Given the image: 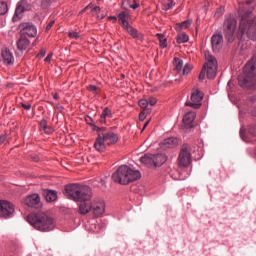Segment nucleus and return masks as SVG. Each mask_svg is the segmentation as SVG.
<instances>
[{
    "mask_svg": "<svg viewBox=\"0 0 256 256\" xmlns=\"http://www.w3.org/2000/svg\"><path fill=\"white\" fill-rule=\"evenodd\" d=\"M139 107H141L142 109H147V107L149 106V101L147 99H141L139 102Z\"/></svg>",
    "mask_w": 256,
    "mask_h": 256,
    "instance_id": "nucleus-34",
    "label": "nucleus"
},
{
    "mask_svg": "<svg viewBox=\"0 0 256 256\" xmlns=\"http://www.w3.org/2000/svg\"><path fill=\"white\" fill-rule=\"evenodd\" d=\"M211 45L212 49L215 53H219L221 48L223 47V35L222 34H214L211 37Z\"/></svg>",
    "mask_w": 256,
    "mask_h": 256,
    "instance_id": "nucleus-14",
    "label": "nucleus"
},
{
    "mask_svg": "<svg viewBox=\"0 0 256 256\" xmlns=\"http://www.w3.org/2000/svg\"><path fill=\"white\" fill-rule=\"evenodd\" d=\"M138 7H139V3H137L135 0H134V4L130 5L131 9H137Z\"/></svg>",
    "mask_w": 256,
    "mask_h": 256,
    "instance_id": "nucleus-47",
    "label": "nucleus"
},
{
    "mask_svg": "<svg viewBox=\"0 0 256 256\" xmlns=\"http://www.w3.org/2000/svg\"><path fill=\"white\" fill-rule=\"evenodd\" d=\"M42 131H44V133H46L47 135H51V133H53V129H51V127L49 126H46Z\"/></svg>",
    "mask_w": 256,
    "mask_h": 256,
    "instance_id": "nucleus-41",
    "label": "nucleus"
},
{
    "mask_svg": "<svg viewBox=\"0 0 256 256\" xmlns=\"http://www.w3.org/2000/svg\"><path fill=\"white\" fill-rule=\"evenodd\" d=\"M88 89H89L92 93H95V92L97 91V86H95V85H90V86L88 87Z\"/></svg>",
    "mask_w": 256,
    "mask_h": 256,
    "instance_id": "nucleus-45",
    "label": "nucleus"
},
{
    "mask_svg": "<svg viewBox=\"0 0 256 256\" xmlns=\"http://www.w3.org/2000/svg\"><path fill=\"white\" fill-rule=\"evenodd\" d=\"M53 25H55V20H52L48 23V25L46 26V31H50L51 27H53Z\"/></svg>",
    "mask_w": 256,
    "mask_h": 256,
    "instance_id": "nucleus-43",
    "label": "nucleus"
},
{
    "mask_svg": "<svg viewBox=\"0 0 256 256\" xmlns=\"http://www.w3.org/2000/svg\"><path fill=\"white\" fill-rule=\"evenodd\" d=\"M7 141V136L6 135H1L0 136V145H3Z\"/></svg>",
    "mask_w": 256,
    "mask_h": 256,
    "instance_id": "nucleus-44",
    "label": "nucleus"
},
{
    "mask_svg": "<svg viewBox=\"0 0 256 256\" xmlns=\"http://www.w3.org/2000/svg\"><path fill=\"white\" fill-rule=\"evenodd\" d=\"M21 105H22L23 109H25L26 111H29V109H31V104L22 103Z\"/></svg>",
    "mask_w": 256,
    "mask_h": 256,
    "instance_id": "nucleus-46",
    "label": "nucleus"
},
{
    "mask_svg": "<svg viewBox=\"0 0 256 256\" xmlns=\"http://www.w3.org/2000/svg\"><path fill=\"white\" fill-rule=\"evenodd\" d=\"M253 3H255L253 0H247L246 1V5H253Z\"/></svg>",
    "mask_w": 256,
    "mask_h": 256,
    "instance_id": "nucleus-51",
    "label": "nucleus"
},
{
    "mask_svg": "<svg viewBox=\"0 0 256 256\" xmlns=\"http://www.w3.org/2000/svg\"><path fill=\"white\" fill-rule=\"evenodd\" d=\"M187 41H189V36H187V34L185 33L178 34L177 36L178 43H187Z\"/></svg>",
    "mask_w": 256,
    "mask_h": 256,
    "instance_id": "nucleus-31",
    "label": "nucleus"
},
{
    "mask_svg": "<svg viewBox=\"0 0 256 256\" xmlns=\"http://www.w3.org/2000/svg\"><path fill=\"white\" fill-rule=\"evenodd\" d=\"M126 1V3H127V5H129V7H131V0H125Z\"/></svg>",
    "mask_w": 256,
    "mask_h": 256,
    "instance_id": "nucleus-55",
    "label": "nucleus"
},
{
    "mask_svg": "<svg viewBox=\"0 0 256 256\" xmlns=\"http://www.w3.org/2000/svg\"><path fill=\"white\" fill-rule=\"evenodd\" d=\"M68 37H70V39H79L81 36L79 33L72 31L68 33Z\"/></svg>",
    "mask_w": 256,
    "mask_h": 256,
    "instance_id": "nucleus-37",
    "label": "nucleus"
},
{
    "mask_svg": "<svg viewBox=\"0 0 256 256\" xmlns=\"http://www.w3.org/2000/svg\"><path fill=\"white\" fill-rule=\"evenodd\" d=\"M108 19H112L113 21H117V17H115V16H110Z\"/></svg>",
    "mask_w": 256,
    "mask_h": 256,
    "instance_id": "nucleus-53",
    "label": "nucleus"
},
{
    "mask_svg": "<svg viewBox=\"0 0 256 256\" xmlns=\"http://www.w3.org/2000/svg\"><path fill=\"white\" fill-rule=\"evenodd\" d=\"M128 19H129V13L124 11L118 14V21L120 25H122V27L124 28L129 26V22L127 21Z\"/></svg>",
    "mask_w": 256,
    "mask_h": 256,
    "instance_id": "nucleus-24",
    "label": "nucleus"
},
{
    "mask_svg": "<svg viewBox=\"0 0 256 256\" xmlns=\"http://www.w3.org/2000/svg\"><path fill=\"white\" fill-rule=\"evenodd\" d=\"M193 20H185L184 22L178 23L175 26L176 31H182V29H189Z\"/></svg>",
    "mask_w": 256,
    "mask_h": 256,
    "instance_id": "nucleus-25",
    "label": "nucleus"
},
{
    "mask_svg": "<svg viewBox=\"0 0 256 256\" xmlns=\"http://www.w3.org/2000/svg\"><path fill=\"white\" fill-rule=\"evenodd\" d=\"M62 167H64L65 169H69V167H67V161H64L61 163Z\"/></svg>",
    "mask_w": 256,
    "mask_h": 256,
    "instance_id": "nucleus-49",
    "label": "nucleus"
},
{
    "mask_svg": "<svg viewBox=\"0 0 256 256\" xmlns=\"http://www.w3.org/2000/svg\"><path fill=\"white\" fill-rule=\"evenodd\" d=\"M252 101H256V98L254 97V99H252Z\"/></svg>",
    "mask_w": 256,
    "mask_h": 256,
    "instance_id": "nucleus-59",
    "label": "nucleus"
},
{
    "mask_svg": "<svg viewBox=\"0 0 256 256\" xmlns=\"http://www.w3.org/2000/svg\"><path fill=\"white\" fill-rule=\"evenodd\" d=\"M51 6V0H42L41 7L42 9H48Z\"/></svg>",
    "mask_w": 256,
    "mask_h": 256,
    "instance_id": "nucleus-35",
    "label": "nucleus"
},
{
    "mask_svg": "<svg viewBox=\"0 0 256 256\" xmlns=\"http://www.w3.org/2000/svg\"><path fill=\"white\" fill-rule=\"evenodd\" d=\"M15 213V206L6 200H0V217L2 219H9Z\"/></svg>",
    "mask_w": 256,
    "mask_h": 256,
    "instance_id": "nucleus-9",
    "label": "nucleus"
},
{
    "mask_svg": "<svg viewBox=\"0 0 256 256\" xmlns=\"http://www.w3.org/2000/svg\"><path fill=\"white\" fill-rule=\"evenodd\" d=\"M111 117H113L111 110L109 108H105L100 116V123H105L106 119H111Z\"/></svg>",
    "mask_w": 256,
    "mask_h": 256,
    "instance_id": "nucleus-26",
    "label": "nucleus"
},
{
    "mask_svg": "<svg viewBox=\"0 0 256 256\" xmlns=\"http://www.w3.org/2000/svg\"><path fill=\"white\" fill-rule=\"evenodd\" d=\"M162 5L164 11H169L175 7V0H163Z\"/></svg>",
    "mask_w": 256,
    "mask_h": 256,
    "instance_id": "nucleus-28",
    "label": "nucleus"
},
{
    "mask_svg": "<svg viewBox=\"0 0 256 256\" xmlns=\"http://www.w3.org/2000/svg\"><path fill=\"white\" fill-rule=\"evenodd\" d=\"M25 11H31V3H29L27 0H22L16 7L13 19H21V15H23Z\"/></svg>",
    "mask_w": 256,
    "mask_h": 256,
    "instance_id": "nucleus-11",
    "label": "nucleus"
},
{
    "mask_svg": "<svg viewBox=\"0 0 256 256\" xmlns=\"http://www.w3.org/2000/svg\"><path fill=\"white\" fill-rule=\"evenodd\" d=\"M191 165V161H179L178 167H189Z\"/></svg>",
    "mask_w": 256,
    "mask_h": 256,
    "instance_id": "nucleus-38",
    "label": "nucleus"
},
{
    "mask_svg": "<svg viewBox=\"0 0 256 256\" xmlns=\"http://www.w3.org/2000/svg\"><path fill=\"white\" fill-rule=\"evenodd\" d=\"M143 163L146 167H148V169H157V167H162V165H163V162H161V161H158V162L145 161Z\"/></svg>",
    "mask_w": 256,
    "mask_h": 256,
    "instance_id": "nucleus-27",
    "label": "nucleus"
},
{
    "mask_svg": "<svg viewBox=\"0 0 256 256\" xmlns=\"http://www.w3.org/2000/svg\"><path fill=\"white\" fill-rule=\"evenodd\" d=\"M193 69V66L191 64H186L182 70V75H189Z\"/></svg>",
    "mask_w": 256,
    "mask_h": 256,
    "instance_id": "nucleus-33",
    "label": "nucleus"
},
{
    "mask_svg": "<svg viewBox=\"0 0 256 256\" xmlns=\"http://www.w3.org/2000/svg\"><path fill=\"white\" fill-rule=\"evenodd\" d=\"M191 146L189 144H183L180 150L178 160L191 161Z\"/></svg>",
    "mask_w": 256,
    "mask_h": 256,
    "instance_id": "nucleus-16",
    "label": "nucleus"
},
{
    "mask_svg": "<svg viewBox=\"0 0 256 256\" xmlns=\"http://www.w3.org/2000/svg\"><path fill=\"white\" fill-rule=\"evenodd\" d=\"M201 101H203V92L200 90H195L191 95V102H186V107H193L194 109H199L201 107Z\"/></svg>",
    "mask_w": 256,
    "mask_h": 256,
    "instance_id": "nucleus-10",
    "label": "nucleus"
},
{
    "mask_svg": "<svg viewBox=\"0 0 256 256\" xmlns=\"http://www.w3.org/2000/svg\"><path fill=\"white\" fill-rule=\"evenodd\" d=\"M124 29L134 39H138V41H143V34L139 33V31H137V29L133 28L131 25L124 27Z\"/></svg>",
    "mask_w": 256,
    "mask_h": 256,
    "instance_id": "nucleus-21",
    "label": "nucleus"
},
{
    "mask_svg": "<svg viewBox=\"0 0 256 256\" xmlns=\"http://www.w3.org/2000/svg\"><path fill=\"white\" fill-rule=\"evenodd\" d=\"M243 129H240V137H242V139H245L244 137H243Z\"/></svg>",
    "mask_w": 256,
    "mask_h": 256,
    "instance_id": "nucleus-54",
    "label": "nucleus"
},
{
    "mask_svg": "<svg viewBox=\"0 0 256 256\" xmlns=\"http://www.w3.org/2000/svg\"><path fill=\"white\" fill-rule=\"evenodd\" d=\"M45 50H41L40 53L38 54L39 57H43L45 55Z\"/></svg>",
    "mask_w": 256,
    "mask_h": 256,
    "instance_id": "nucleus-50",
    "label": "nucleus"
},
{
    "mask_svg": "<svg viewBox=\"0 0 256 256\" xmlns=\"http://www.w3.org/2000/svg\"><path fill=\"white\" fill-rule=\"evenodd\" d=\"M147 125H149V120L144 124L143 131H145V129L147 128Z\"/></svg>",
    "mask_w": 256,
    "mask_h": 256,
    "instance_id": "nucleus-52",
    "label": "nucleus"
},
{
    "mask_svg": "<svg viewBox=\"0 0 256 256\" xmlns=\"http://www.w3.org/2000/svg\"><path fill=\"white\" fill-rule=\"evenodd\" d=\"M24 203L27 207H37L41 203V197H39V194L29 195L25 198Z\"/></svg>",
    "mask_w": 256,
    "mask_h": 256,
    "instance_id": "nucleus-18",
    "label": "nucleus"
},
{
    "mask_svg": "<svg viewBox=\"0 0 256 256\" xmlns=\"http://www.w3.org/2000/svg\"><path fill=\"white\" fill-rule=\"evenodd\" d=\"M237 29V20L228 18L224 21V35L228 43L235 41V30Z\"/></svg>",
    "mask_w": 256,
    "mask_h": 256,
    "instance_id": "nucleus-8",
    "label": "nucleus"
},
{
    "mask_svg": "<svg viewBox=\"0 0 256 256\" xmlns=\"http://www.w3.org/2000/svg\"><path fill=\"white\" fill-rule=\"evenodd\" d=\"M179 145V139L175 137L166 138L161 143V149H173V147H177Z\"/></svg>",
    "mask_w": 256,
    "mask_h": 256,
    "instance_id": "nucleus-19",
    "label": "nucleus"
},
{
    "mask_svg": "<svg viewBox=\"0 0 256 256\" xmlns=\"http://www.w3.org/2000/svg\"><path fill=\"white\" fill-rule=\"evenodd\" d=\"M44 197L48 203H53V201H57V191L45 190Z\"/></svg>",
    "mask_w": 256,
    "mask_h": 256,
    "instance_id": "nucleus-23",
    "label": "nucleus"
},
{
    "mask_svg": "<svg viewBox=\"0 0 256 256\" xmlns=\"http://www.w3.org/2000/svg\"><path fill=\"white\" fill-rule=\"evenodd\" d=\"M156 37L159 39L161 49H165L167 47V38L163 34H156Z\"/></svg>",
    "mask_w": 256,
    "mask_h": 256,
    "instance_id": "nucleus-30",
    "label": "nucleus"
},
{
    "mask_svg": "<svg viewBox=\"0 0 256 256\" xmlns=\"http://www.w3.org/2000/svg\"><path fill=\"white\" fill-rule=\"evenodd\" d=\"M65 191L67 195L73 199V201H77L78 203H80V215H87V213L91 211V203H89V201H91V198L93 197L91 187L82 186L79 184H69L66 185Z\"/></svg>",
    "mask_w": 256,
    "mask_h": 256,
    "instance_id": "nucleus-1",
    "label": "nucleus"
},
{
    "mask_svg": "<svg viewBox=\"0 0 256 256\" xmlns=\"http://www.w3.org/2000/svg\"><path fill=\"white\" fill-rule=\"evenodd\" d=\"M87 9H89V6H86V7L84 8V10H82V13H85V11H87Z\"/></svg>",
    "mask_w": 256,
    "mask_h": 256,
    "instance_id": "nucleus-56",
    "label": "nucleus"
},
{
    "mask_svg": "<svg viewBox=\"0 0 256 256\" xmlns=\"http://www.w3.org/2000/svg\"><path fill=\"white\" fill-rule=\"evenodd\" d=\"M91 209L95 217H101V215L105 213V202L102 200L94 201L93 204H91Z\"/></svg>",
    "mask_w": 256,
    "mask_h": 256,
    "instance_id": "nucleus-15",
    "label": "nucleus"
},
{
    "mask_svg": "<svg viewBox=\"0 0 256 256\" xmlns=\"http://www.w3.org/2000/svg\"><path fill=\"white\" fill-rule=\"evenodd\" d=\"M174 65H175L176 71L178 73H181V71L183 70V60L179 58H174Z\"/></svg>",
    "mask_w": 256,
    "mask_h": 256,
    "instance_id": "nucleus-29",
    "label": "nucleus"
},
{
    "mask_svg": "<svg viewBox=\"0 0 256 256\" xmlns=\"http://www.w3.org/2000/svg\"><path fill=\"white\" fill-rule=\"evenodd\" d=\"M206 62L199 75V80L205 79V74L209 79H215L217 77V59L209 52H205Z\"/></svg>",
    "mask_w": 256,
    "mask_h": 256,
    "instance_id": "nucleus-6",
    "label": "nucleus"
},
{
    "mask_svg": "<svg viewBox=\"0 0 256 256\" xmlns=\"http://www.w3.org/2000/svg\"><path fill=\"white\" fill-rule=\"evenodd\" d=\"M256 56L245 65L243 75L239 76L238 83L244 89H256Z\"/></svg>",
    "mask_w": 256,
    "mask_h": 256,
    "instance_id": "nucleus-4",
    "label": "nucleus"
},
{
    "mask_svg": "<svg viewBox=\"0 0 256 256\" xmlns=\"http://www.w3.org/2000/svg\"><path fill=\"white\" fill-rule=\"evenodd\" d=\"M119 141V137L114 132H102L98 134L94 147L96 151H105L107 145H115Z\"/></svg>",
    "mask_w": 256,
    "mask_h": 256,
    "instance_id": "nucleus-7",
    "label": "nucleus"
},
{
    "mask_svg": "<svg viewBox=\"0 0 256 256\" xmlns=\"http://www.w3.org/2000/svg\"><path fill=\"white\" fill-rule=\"evenodd\" d=\"M21 35H27L28 37H37V27L31 23L20 24Z\"/></svg>",
    "mask_w": 256,
    "mask_h": 256,
    "instance_id": "nucleus-12",
    "label": "nucleus"
},
{
    "mask_svg": "<svg viewBox=\"0 0 256 256\" xmlns=\"http://www.w3.org/2000/svg\"><path fill=\"white\" fill-rule=\"evenodd\" d=\"M112 181L118 185H131L141 179V171L133 166L120 165L111 176Z\"/></svg>",
    "mask_w": 256,
    "mask_h": 256,
    "instance_id": "nucleus-2",
    "label": "nucleus"
},
{
    "mask_svg": "<svg viewBox=\"0 0 256 256\" xmlns=\"http://www.w3.org/2000/svg\"><path fill=\"white\" fill-rule=\"evenodd\" d=\"M33 159L36 160V159H37V156H35Z\"/></svg>",
    "mask_w": 256,
    "mask_h": 256,
    "instance_id": "nucleus-60",
    "label": "nucleus"
},
{
    "mask_svg": "<svg viewBox=\"0 0 256 256\" xmlns=\"http://www.w3.org/2000/svg\"><path fill=\"white\" fill-rule=\"evenodd\" d=\"M9 11L7 2H0V15H5Z\"/></svg>",
    "mask_w": 256,
    "mask_h": 256,
    "instance_id": "nucleus-32",
    "label": "nucleus"
},
{
    "mask_svg": "<svg viewBox=\"0 0 256 256\" xmlns=\"http://www.w3.org/2000/svg\"><path fill=\"white\" fill-rule=\"evenodd\" d=\"M51 57H53V54H49L46 58H45V62L49 63L51 61Z\"/></svg>",
    "mask_w": 256,
    "mask_h": 256,
    "instance_id": "nucleus-48",
    "label": "nucleus"
},
{
    "mask_svg": "<svg viewBox=\"0 0 256 256\" xmlns=\"http://www.w3.org/2000/svg\"><path fill=\"white\" fill-rule=\"evenodd\" d=\"M27 221L36 231H41L42 233H47L55 229V220L47 214H30L27 217Z\"/></svg>",
    "mask_w": 256,
    "mask_h": 256,
    "instance_id": "nucleus-5",
    "label": "nucleus"
},
{
    "mask_svg": "<svg viewBox=\"0 0 256 256\" xmlns=\"http://www.w3.org/2000/svg\"><path fill=\"white\" fill-rule=\"evenodd\" d=\"M157 104V98L155 97H150L148 99V105H151L153 107V105H156Z\"/></svg>",
    "mask_w": 256,
    "mask_h": 256,
    "instance_id": "nucleus-39",
    "label": "nucleus"
},
{
    "mask_svg": "<svg viewBox=\"0 0 256 256\" xmlns=\"http://www.w3.org/2000/svg\"><path fill=\"white\" fill-rule=\"evenodd\" d=\"M30 41L29 39H27V36L21 34L20 38L17 40V49H19V51H25L27 49V47H29L30 45Z\"/></svg>",
    "mask_w": 256,
    "mask_h": 256,
    "instance_id": "nucleus-20",
    "label": "nucleus"
},
{
    "mask_svg": "<svg viewBox=\"0 0 256 256\" xmlns=\"http://www.w3.org/2000/svg\"><path fill=\"white\" fill-rule=\"evenodd\" d=\"M0 60L4 63V65H13V63H15L13 52L7 48L2 49Z\"/></svg>",
    "mask_w": 256,
    "mask_h": 256,
    "instance_id": "nucleus-13",
    "label": "nucleus"
},
{
    "mask_svg": "<svg viewBox=\"0 0 256 256\" xmlns=\"http://www.w3.org/2000/svg\"><path fill=\"white\" fill-rule=\"evenodd\" d=\"M195 112H188L183 117V123L186 127H193V121H195Z\"/></svg>",
    "mask_w": 256,
    "mask_h": 256,
    "instance_id": "nucleus-22",
    "label": "nucleus"
},
{
    "mask_svg": "<svg viewBox=\"0 0 256 256\" xmlns=\"http://www.w3.org/2000/svg\"><path fill=\"white\" fill-rule=\"evenodd\" d=\"M101 129V131H105V128H100Z\"/></svg>",
    "mask_w": 256,
    "mask_h": 256,
    "instance_id": "nucleus-58",
    "label": "nucleus"
},
{
    "mask_svg": "<svg viewBox=\"0 0 256 256\" xmlns=\"http://www.w3.org/2000/svg\"><path fill=\"white\" fill-rule=\"evenodd\" d=\"M54 99H59V94H54Z\"/></svg>",
    "mask_w": 256,
    "mask_h": 256,
    "instance_id": "nucleus-57",
    "label": "nucleus"
},
{
    "mask_svg": "<svg viewBox=\"0 0 256 256\" xmlns=\"http://www.w3.org/2000/svg\"><path fill=\"white\" fill-rule=\"evenodd\" d=\"M99 13H101V7L95 6L94 8H92V15H97Z\"/></svg>",
    "mask_w": 256,
    "mask_h": 256,
    "instance_id": "nucleus-40",
    "label": "nucleus"
},
{
    "mask_svg": "<svg viewBox=\"0 0 256 256\" xmlns=\"http://www.w3.org/2000/svg\"><path fill=\"white\" fill-rule=\"evenodd\" d=\"M47 126V120H41L40 122V128L43 131Z\"/></svg>",
    "mask_w": 256,
    "mask_h": 256,
    "instance_id": "nucleus-42",
    "label": "nucleus"
},
{
    "mask_svg": "<svg viewBox=\"0 0 256 256\" xmlns=\"http://www.w3.org/2000/svg\"><path fill=\"white\" fill-rule=\"evenodd\" d=\"M167 159L165 154H145L140 157L139 161H167Z\"/></svg>",
    "mask_w": 256,
    "mask_h": 256,
    "instance_id": "nucleus-17",
    "label": "nucleus"
},
{
    "mask_svg": "<svg viewBox=\"0 0 256 256\" xmlns=\"http://www.w3.org/2000/svg\"><path fill=\"white\" fill-rule=\"evenodd\" d=\"M240 17L239 33L256 41V16L253 17L251 11H243L240 13Z\"/></svg>",
    "mask_w": 256,
    "mask_h": 256,
    "instance_id": "nucleus-3",
    "label": "nucleus"
},
{
    "mask_svg": "<svg viewBox=\"0 0 256 256\" xmlns=\"http://www.w3.org/2000/svg\"><path fill=\"white\" fill-rule=\"evenodd\" d=\"M149 109H144L142 112L139 114V119L141 121H145V117H147V113H149Z\"/></svg>",
    "mask_w": 256,
    "mask_h": 256,
    "instance_id": "nucleus-36",
    "label": "nucleus"
}]
</instances>
